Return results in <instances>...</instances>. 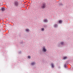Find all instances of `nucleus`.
<instances>
[{"instance_id": "f257e3e1", "label": "nucleus", "mask_w": 73, "mask_h": 73, "mask_svg": "<svg viewBox=\"0 0 73 73\" xmlns=\"http://www.w3.org/2000/svg\"><path fill=\"white\" fill-rule=\"evenodd\" d=\"M46 4L45 3H43L42 4L41 6V8H42V9H44V8L46 7Z\"/></svg>"}, {"instance_id": "f03ea898", "label": "nucleus", "mask_w": 73, "mask_h": 73, "mask_svg": "<svg viewBox=\"0 0 73 73\" xmlns=\"http://www.w3.org/2000/svg\"><path fill=\"white\" fill-rule=\"evenodd\" d=\"M15 5H16V6H17L19 5V3H18V2H15Z\"/></svg>"}, {"instance_id": "7ed1b4c3", "label": "nucleus", "mask_w": 73, "mask_h": 73, "mask_svg": "<svg viewBox=\"0 0 73 73\" xmlns=\"http://www.w3.org/2000/svg\"><path fill=\"white\" fill-rule=\"evenodd\" d=\"M43 51L44 52H45L46 51V49H45V47H44L43 49Z\"/></svg>"}, {"instance_id": "20e7f679", "label": "nucleus", "mask_w": 73, "mask_h": 73, "mask_svg": "<svg viewBox=\"0 0 73 73\" xmlns=\"http://www.w3.org/2000/svg\"><path fill=\"white\" fill-rule=\"evenodd\" d=\"M2 11H5V8L4 7H2L1 9Z\"/></svg>"}, {"instance_id": "39448f33", "label": "nucleus", "mask_w": 73, "mask_h": 73, "mask_svg": "<svg viewBox=\"0 0 73 73\" xmlns=\"http://www.w3.org/2000/svg\"><path fill=\"white\" fill-rule=\"evenodd\" d=\"M43 20L44 22H48V20L47 19H44Z\"/></svg>"}, {"instance_id": "423d86ee", "label": "nucleus", "mask_w": 73, "mask_h": 73, "mask_svg": "<svg viewBox=\"0 0 73 73\" xmlns=\"http://www.w3.org/2000/svg\"><path fill=\"white\" fill-rule=\"evenodd\" d=\"M59 23H62V20H60L59 21Z\"/></svg>"}, {"instance_id": "0eeeda50", "label": "nucleus", "mask_w": 73, "mask_h": 73, "mask_svg": "<svg viewBox=\"0 0 73 73\" xmlns=\"http://www.w3.org/2000/svg\"><path fill=\"white\" fill-rule=\"evenodd\" d=\"M31 64L32 65H34L35 64V62H32L31 63Z\"/></svg>"}, {"instance_id": "6e6552de", "label": "nucleus", "mask_w": 73, "mask_h": 73, "mask_svg": "<svg viewBox=\"0 0 73 73\" xmlns=\"http://www.w3.org/2000/svg\"><path fill=\"white\" fill-rule=\"evenodd\" d=\"M63 59H64V60H66V59H67V57L65 56L63 58Z\"/></svg>"}, {"instance_id": "1a4fd4ad", "label": "nucleus", "mask_w": 73, "mask_h": 73, "mask_svg": "<svg viewBox=\"0 0 73 73\" xmlns=\"http://www.w3.org/2000/svg\"><path fill=\"white\" fill-rule=\"evenodd\" d=\"M51 65L52 68H54V64L53 63L51 64Z\"/></svg>"}, {"instance_id": "9d476101", "label": "nucleus", "mask_w": 73, "mask_h": 73, "mask_svg": "<svg viewBox=\"0 0 73 73\" xmlns=\"http://www.w3.org/2000/svg\"><path fill=\"white\" fill-rule=\"evenodd\" d=\"M54 27H57V24H55V25H54Z\"/></svg>"}, {"instance_id": "9b49d317", "label": "nucleus", "mask_w": 73, "mask_h": 73, "mask_svg": "<svg viewBox=\"0 0 73 73\" xmlns=\"http://www.w3.org/2000/svg\"><path fill=\"white\" fill-rule=\"evenodd\" d=\"M60 44H61V45H63V44H64V42H61Z\"/></svg>"}, {"instance_id": "f8f14e48", "label": "nucleus", "mask_w": 73, "mask_h": 73, "mask_svg": "<svg viewBox=\"0 0 73 73\" xmlns=\"http://www.w3.org/2000/svg\"><path fill=\"white\" fill-rule=\"evenodd\" d=\"M26 31L27 32H29V29H26Z\"/></svg>"}, {"instance_id": "ddd939ff", "label": "nucleus", "mask_w": 73, "mask_h": 73, "mask_svg": "<svg viewBox=\"0 0 73 73\" xmlns=\"http://www.w3.org/2000/svg\"><path fill=\"white\" fill-rule=\"evenodd\" d=\"M28 57L29 58H31V56H28Z\"/></svg>"}, {"instance_id": "4468645a", "label": "nucleus", "mask_w": 73, "mask_h": 73, "mask_svg": "<svg viewBox=\"0 0 73 73\" xmlns=\"http://www.w3.org/2000/svg\"><path fill=\"white\" fill-rule=\"evenodd\" d=\"M42 31H44V28H42Z\"/></svg>"}]
</instances>
